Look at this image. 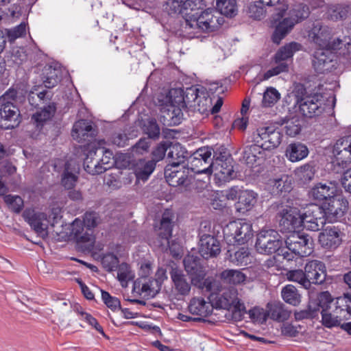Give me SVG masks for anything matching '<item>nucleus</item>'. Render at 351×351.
Listing matches in <instances>:
<instances>
[{
	"instance_id": "f257e3e1",
	"label": "nucleus",
	"mask_w": 351,
	"mask_h": 351,
	"mask_svg": "<svg viewBox=\"0 0 351 351\" xmlns=\"http://www.w3.org/2000/svg\"><path fill=\"white\" fill-rule=\"evenodd\" d=\"M322 36V32L320 34H315L313 38L314 42L319 47L324 48L317 50L312 60L313 68L318 73H324L336 69V56L330 49H340L344 45L348 53H350L351 49V43L350 41L343 42L339 38L330 41L328 35L324 36V38Z\"/></svg>"
},
{
	"instance_id": "f03ea898",
	"label": "nucleus",
	"mask_w": 351,
	"mask_h": 351,
	"mask_svg": "<svg viewBox=\"0 0 351 351\" xmlns=\"http://www.w3.org/2000/svg\"><path fill=\"white\" fill-rule=\"evenodd\" d=\"M223 22V18L217 9L208 8L200 13L191 12L189 19H184L182 27L184 29L197 27L204 32H211L220 27Z\"/></svg>"
},
{
	"instance_id": "7ed1b4c3",
	"label": "nucleus",
	"mask_w": 351,
	"mask_h": 351,
	"mask_svg": "<svg viewBox=\"0 0 351 351\" xmlns=\"http://www.w3.org/2000/svg\"><path fill=\"white\" fill-rule=\"evenodd\" d=\"M182 92V90H170L165 97V102L161 104V110L165 114L163 117L174 125L182 122V110L186 107Z\"/></svg>"
},
{
	"instance_id": "20e7f679",
	"label": "nucleus",
	"mask_w": 351,
	"mask_h": 351,
	"mask_svg": "<svg viewBox=\"0 0 351 351\" xmlns=\"http://www.w3.org/2000/svg\"><path fill=\"white\" fill-rule=\"evenodd\" d=\"M223 234L228 245H243L253 237L252 225L243 219L230 221L223 228Z\"/></svg>"
},
{
	"instance_id": "39448f33",
	"label": "nucleus",
	"mask_w": 351,
	"mask_h": 351,
	"mask_svg": "<svg viewBox=\"0 0 351 351\" xmlns=\"http://www.w3.org/2000/svg\"><path fill=\"white\" fill-rule=\"evenodd\" d=\"M288 10V5H282L275 9L276 13L272 15L271 23L274 31L271 36L274 43L279 45L281 40L292 30L295 21L288 16L284 17Z\"/></svg>"
},
{
	"instance_id": "423d86ee",
	"label": "nucleus",
	"mask_w": 351,
	"mask_h": 351,
	"mask_svg": "<svg viewBox=\"0 0 351 351\" xmlns=\"http://www.w3.org/2000/svg\"><path fill=\"white\" fill-rule=\"evenodd\" d=\"M253 141L258 144L263 150L274 149L279 146L282 138L280 129L274 126L258 128L253 133Z\"/></svg>"
},
{
	"instance_id": "0eeeda50",
	"label": "nucleus",
	"mask_w": 351,
	"mask_h": 351,
	"mask_svg": "<svg viewBox=\"0 0 351 351\" xmlns=\"http://www.w3.org/2000/svg\"><path fill=\"white\" fill-rule=\"evenodd\" d=\"M283 243L280 234L274 230L261 231L255 243L256 251L262 254H271L278 252Z\"/></svg>"
},
{
	"instance_id": "6e6552de",
	"label": "nucleus",
	"mask_w": 351,
	"mask_h": 351,
	"mask_svg": "<svg viewBox=\"0 0 351 351\" xmlns=\"http://www.w3.org/2000/svg\"><path fill=\"white\" fill-rule=\"evenodd\" d=\"M299 110L306 118L320 116L326 110V104L321 94L306 95L298 99Z\"/></svg>"
},
{
	"instance_id": "1a4fd4ad",
	"label": "nucleus",
	"mask_w": 351,
	"mask_h": 351,
	"mask_svg": "<svg viewBox=\"0 0 351 351\" xmlns=\"http://www.w3.org/2000/svg\"><path fill=\"white\" fill-rule=\"evenodd\" d=\"M300 219L302 221L301 228L310 231H318L326 223L324 211L317 204H311L306 207L304 213L300 214Z\"/></svg>"
},
{
	"instance_id": "9d476101",
	"label": "nucleus",
	"mask_w": 351,
	"mask_h": 351,
	"mask_svg": "<svg viewBox=\"0 0 351 351\" xmlns=\"http://www.w3.org/2000/svg\"><path fill=\"white\" fill-rule=\"evenodd\" d=\"M288 250L298 256H309L313 252V240L307 234L292 232L285 240Z\"/></svg>"
},
{
	"instance_id": "9b49d317",
	"label": "nucleus",
	"mask_w": 351,
	"mask_h": 351,
	"mask_svg": "<svg viewBox=\"0 0 351 351\" xmlns=\"http://www.w3.org/2000/svg\"><path fill=\"white\" fill-rule=\"evenodd\" d=\"M21 123V114L18 107L12 101L2 102L0 108V127L10 130Z\"/></svg>"
},
{
	"instance_id": "f8f14e48",
	"label": "nucleus",
	"mask_w": 351,
	"mask_h": 351,
	"mask_svg": "<svg viewBox=\"0 0 351 351\" xmlns=\"http://www.w3.org/2000/svg\"><path fill=\"white\" fill-rule=\"evenodd\" d=\"M279 225L281 231L295 232L296 230L301 228L302 221L300 214L296 208L287 207L278 214Z\"/></svg>"
},
{
	"instance_id": "ddd939ff",
	"label": "nucleus",
	"mask_w": 351,
	"mask_h": 351,
	"mask_svg": "<svg viewBox=\"0 0 351 351\" xmlns=\"http://www.w3.org/2000/svg\"><path fill=\"white\" fill-rule=\"evenodd\" d=\"M304 270L310 289L313 284L322 285L328 283L326 265L323 262L318 260L310 261L306 263Z\"/></svg>"
},
{
	"instance_id": "4468645a",
	"label": "nucleus",
	"mask_w": 351,
	"mask_h": 351,
	"mask_svg": "<svg viewBox=\"0 0 351 351\" xmlns=\"http://www.w3.org/2000/svg\"><path fill=\"white\" fill-rule=\"evenodd\" d=\"M346 204V200L337 195L323 202L320 208L324 211L326 221L333 223L343 217L347 207Z\"/></svg>"
},
{
	"instance_id": "2eb2a0df",
	"label": "nucleus",
	"mask_w": 351,
	"mask_h": 351,
	"mask_svg": "<svg viewBox=\"0 0 351 351\" xmlns=\"http://www.w3.org/2000/svg\"><path fill=\"white\" fill-rule=\"evenodd\" d=\"M174 215L171 210L166 209L162 215L158 229L157 245L168 246L172 236Z\"/></svg>"
},
{
	"instance_id": "dca6fc26",
	"label": "nucleus",
	"mask_w": 351,
	"mask_h": 351,
	"mask_svg": "<svg viewBox=\"0 0 351 351\" xmlns=\"http://www.w3.org/2000/svg\"><path fill=\"white\" fill-rule=\"evenodd\" d=\"M180 162L168 164L165 169V178L171 186L176 187L185 184L189 176V167L179 165Z\"/></svg>"
},
{
	"instance_id": "f3484780",
	"label": "nucleus",
	"mask_w": 351,
	"mask_h": 351,
	"mask_svg": "<svg viewBox=\"0 0 351 351\" xmlns=\"http://www.w3.org/2000/svg\"><path fill=\"white\" fill-rule=\"evenodd\" d=\"M24 220L38 234H47V215L43 212H37L32 208H26L23 213Z\"/></svg>"
},
{
	"instance_id": "a211bd4d",
	"label": "nucleus",
	"mask_w": 351,
	"mask_h": 351,
	"mask_svg": "<svg viewBox=\"0 0 351 351\" xmlns=\"http://www.w3.org/2000/svg\"><path fill=\"white\" fill-rule=\"evenodd\" d=\"M206 89L204 87L201 88H193L191 87L188 89V94L191 93L193 99L196 101L197 105L200 106V104L202 103V112H204L206 111H208V108H210L209 111L211 114H216L219 112L222 105H223V99L221 97H219L213 106L211 107L212 101L211 99L206 96L207 93L205 92Z\"/></svg>"
},
{
	"instance_id": "6ab92c4d",
	"label": "nucleus",
	"mask_w": 351,
	"mask_h": 351,
	"mask_svg": "<svg viewBox=\"0 0 351 351\" xmlns=\"http://www.w3.org/2000/svg\"><path fill=\"white\" fill-rule=\"evenodd\" d=\"M221 252L219 240L214 236L208 234L200 235L199 252L206 259L217 256Z\"/></svg>"
},
{
	"instance_id": "aec40b11",
	"label": "nucleus",
	"mask_w": 351,
	"mask_h": 351,
	"mask_svg": "<svg viewBox=\"0 0 351 351\" xmlns=\"http://www.w3.org/2000/svg\"><path fill=\"white\" fill-rule=\"evenodd\" d=\"M232 162V158H228L223 162L210 165V167H212L211 173H214L216 182L219 185L229 182L235 177Z\"/></svg>"
},
{
	"instance_id": "412c9836",
	"label": "nucleus",
	"mask_w": 351,
	"mask_h": 351,
	"mask_svg": "<svg viewBox=\"0 0 351 351\" xmlns=\"http://www.w3.org/2000/svg\"><path fill=\"white\" fill-rule=\"evenodd\" d=\"M98 149L95 146L88 145L83 149L85 158L84 159V169L89 174H100L108 170V167H102L100 162H94V157L96 156Z\"/></svg>"
},
{
	"instance_id": "4be33fe9",
	"label": "nucleus",
	"mask_w": 351,
	"mask_h": 351,
	"mask_svg": "<svg viewBox=\"0 0 351 351\" xmlns=\"http://www.w3.org/2000/svg\"><path fill=\"white\" fill-rule=\"evenodd\" d=\"M72 136L78 142L90 141L97 134L92 123L86 119L76 121L72 129Z\"/></svg>"
},
{
	"instance_id": "5701e85b",
	"label": "nucleus",
	"mask_w": 351,
	"mask_h": 351,
	"mask_svg": "<svg viewBox=\"0 0 351 351\" xmlns=\"http://www.w3.org/2000/svg\"><path fill=\"white\" fill-rule=\"evenodd\" d=\"M319 241L326 249H335L342 241V232L338 227L327 226L319 234Z\"/></svg>"
},
{
	"instance_id": "b1692460",
	"label": "nucleus",
	"mask_w": 351,
	"mask_h": 351,
	"mask_svg": "<svg viewBox=\"0 0 351 351\" xmlns=\"http://www.w3.org/2000/svg\"><path fill=\"white\" fill-rule=\"evenodd\" d=\"M171 279L173 282L175 291L180 295H189L191 289V278L189 280L183 271L178 268H172L170 271Z\"/></svg>"
},
{
	"instance_id": "393cba45",
	"label": "nucleus",
	"mask_w": 351,
	"mask_h": 351,
	"mask_svg": "<svg viewBox=\"0 0 351 351\" xmlns=\"http://www.w3.org/2000/svg\"><path fill=\"white\" fill-rule=\"evenodd\" d=\"M186 271L191 278V283L193 284L199 278L205 277L206 270L201 263V259L193 255H187L183 261Z\"/></svg>"
},
{
	"instance_id": "a878e982",
	"label": "nucleus",
	"mask_w": 351,
	"mask_h": 351,
	"mask_svg": "<svg viewBox=\"0 0 351 351\" xmlns=\"http://www.w3.org/2000/svg\"><path fill=\"white\" fill-rule=\"evenodd\" d=\"M333 154L339 165L351 162V134L337 141L334 146Z\"/></svg>"
},
{
	"instance_id": "bb28decb",
	"label": "nucleus",
	"mask_w": 351,
	"mask_h": 351,
	"mask_svg": "<svg viewBox=\"0 0 351 351\" xmlns=\"http://www.w3.org/2000/svg\"><path fill=\"white\" fill-rule=\"evenodd\" d=\"M333 154L339 165L351 162V134L337 141L334 146Z\"/></svg>"
},
{
	"instance_id": "cd10ccee",
	"label": "nucleus",
	"mask_w": 351,
	"mask_h": 351,
	"mask_svg": "<svg viewBox=\"0 0 351 351\" xmlns=\"http://www.w3.org/2000/svg\"><path fill=\"white\" fill-rule=\"evenodd\" d=\"M337 187L329 184L318 183L315 184L309 191V196L318 202H325L337 195Z\"/></svg>"
},
{
	"instance_id": "c85d7f7f",
	"label": "nucleus",
	"mask_w": 351,
	"mask_h": 351,
	"mask_svg": "<svg viewBox=\"0 0 351 351\" xmlns=\"http://www.w3.org/2000/svg\"><path fill=\"white\" fill-rule=\"evenodd\" d=\"M189 311L193 315L198 316L201 320L210 315L213 310L210 302L206 301L203 298H193L189 304Z\"/></svg>"
},
{
	"instance_id": "c756f323",
	"label": "nucleus",
	"mask_w": 351,
	"mask_h": 351,
	"mask_svg": "<svg viewBox=\"0 0 351 351\" xmlns=\"http://www.w3.org/2000/svg\"><path fill=\"white\" fill-rule=\"evenodd\" d=\"M156 166L154 161L151 160L139 159L134 161L132 164V169L136 180L143 182L147 180L156 169Z\"/></svg>"
},
{
	"instance_id": "7c9ffc66",
	"label": "nucleus",
	"mask_w": 351,
	"mask_h": 351,
	"mask_svg": "<svg viewBox=\"0 0 351 351\" xmlns=\"http://www.w3.org/2000/svg\"><path fill=\"white\" fill-rule=\"evenodd\" d=\"M308 154L309 150L306 145L300 141L289 144L285 151L286 157L292 162L302 160L308 156Z\"/></svg>"
},
{
	"instance_id": "2f4dec72",
	"label": "nucleus",
	"mask_w": 351,
	"mask_h": 351,
	"mask_svg": "<svg viewBox=\"0 0 351 351\" xmlns=\"http://www.w3.org/2000/svg\"><path fill=\"white\" fill-rule=\"evenodd\" d=\"M351 301L349 297H339L332 305V312L335 313L336 317L339 318L341 322L344 319H349L351 315Z\"/></svg>"
},
{
	"instance_id": "473e14b6",
	"label": "nucleus",
	"mask_w": 351,
	"mask_h": 351,
	"mask_svg": "<svg viewBox=\"0 0 351 351\" xmlns=\"http://www.w3.org/2000/svg\"><path fill=\"white\" fill-rule=\"evenodd\" d=\"M257 197L258 194L252 190L241 191L235 204L237 210L242 213L250 210L256 203Z\"/></svg>"
},
{
	"instance_id": "72a5a7b5",
	"label": "nucleus",
	"mask_w": 351,
	"mask_h": 351,
	"mask_svg": "<svg viewBox=\"0 0 351 351\" xmlns=\"http://www.w3.org/2000/svg\"><path fill=\"white\" fill-rule=\"evenodd\" d=\"M193 285L212 295L220 292L222 287L221 282L213 276L199 278Z\"/></svg>"
},
{
	"instance_id": "f704fd0d",
	"label": "nucleus",
	"mask_w": 351,
	"mask_h": 351,
	"mask_svg": "<svg viewBox=\"0 0 351 351\" xmlns=\"http://www.w3.org/2000/svg\"><path fill=\"white\" fill-rule=\"evenodd\" d=\"M267 307L268 308V316L274 321L282 322L287 320L290 317L291 312L280 302L269 303Z\"/></svg>"
},
{
	"instance_id": "c9c22d12",
	"label": "nucleus",
	"mask_w": 351,
	"mask_h": 351,
	"mask_svg": "<svg viewBox=\"0 0 351 351\" xmlns=\"http://www.w3.org/2000/svg\"><path fill=\"white\" fill-rule=\"evenodd\" d=\"M40 77L46 88H52L61 80L60 71L51 66L47 65L43 69Z\"/></svg>"
},
{
	"instance_id": "e433bc0d",
	"label": "nucleus",
	"mask_w": 351,
	"mask_h": 351,
	"mask_svg": "<svg viewBox=\"0 0 351 351\" xmlns=\"http://www.w3.org/2000/svg\"><path fill=\"white\" fill-rule=\"evenodd\" d=\"M262 158H263V149L256 143L245 147L243 152V160L247 165L252 167Z\"/></svg>"
},
{
	"instance_id": "4c0bfd02",
	"label": "nucleus",
	"mask_w": 351,
	"mask_h": 351,
	"mask_svg": "<svg viewBox=\"0 0 351 351\" xmlns=\"http://www.w3.org/2000/svg\"><path fill=\"white\" fill-rule=\"evenodd\" d=\"M141 286V291L147 299L154 298L160 291V287L153 278L138 279L135 285Z\"/></svg>"
},
{
	"instance_id": "58836bf2",
	"label": "nucleus",
	"mask_w": 351,
	"mask_h": 351,
	"mask_svg": "<svg viewBox=\"0 0 351 351\" xmlns=\"http://www.w3.org/2000/svg\"><path fill=\"white\" fill-rule=\"evenodd\" d=\"M302 45L296 42L289 43L280 48L274 56L275 62L292 60L294 53L301 49Z\"/></svg>"
},
{
	"instance_id": "ea45409f",
	"label": "nucleus",
	"mask_w": 351,
	"mask_h": 351,
	"mask_svg": "<svg viewBox=\"0 0 351 351\" xmlns=\"http://www.w3.org/2000/svg\"><path fill=\"white\" fill-rule=\"evenodd\" d=\"M40 110L37 111L32 117V121L36 124V127L42 128L44 123L49 120L54 114L56 106L54 104H49L40 107Z\"/></svg>"
},
{
	"instance_id": "a19ab883",
	"label": "nucleus",
	"mask_w": 351,
	"mask_h": 351,
	"mask_svg": "<svg viewBox=\"0 0 351 351\" xmlns=\"http://www.w3.org/2000/svg\"><path fill=\"white\" fill-rule=\"evenodd\" d=\"M217 10L220 16L224 15L232 18L237 14V6L236 0H217Z\"/></svg>"
},
{
	"instance_id": "79ce46f5",
	"label": "nucleus",
	"mask_w": 351,
	"mask_h": 351,
	"mask_svg": "<svg viewBox=\"0 0 351 351\" xmlns=\"http://www.w3.org/2000/svg\"><path fill=\"white\" fill-rule=\"evenodd\" d=\"M281 295L283 300L291 305L297 306L300 303V295L292 285H287L283 287Z\"/></svg>"
},
{
	"instance_id": "37998d69",
	"label": "nucleus",
	"mask_w": 351,
	"mask_h": 351,
	"mask_svg": "<svg viewBox=\"0 0 351 351\" xmlns=\"http://www.w3.org/2000/svg\"><path fill=\"white\" fill-rule=\"evenodd\" d=\"M220 278L224 282L237 285L244 282L246 276L237 269H225L220 274Z\"/></svg>"
},
{
	"instance_id": "c03bdc74",
	"label": "nucleus",
	"mask_w": 351,
	"mask_h": 351,
	"mask_svg": "<svg viewBox=\"0 0 351 351\" xmlns=\"http://www.w3.org/2000/svg\"><path fill=\"white\" fill-rule=\"evenodd\" d=\"M309 8L308 5L304 3H298L293 5V7L289 11L288 17L291 18V20L295 21V24L306 19L309 16Z\"/></svg>"
},
{
	"instance_id": "a18cd8bd",
	"label": "nucleus",
	"mask_w": 351,
	"mask_h": 351,
	"mask_svg": "<svg viewBox=\"0 0 351 351\" xmlns=\"http://www.w3.org/2000/svg\"><path fill=\"white\" fill-rule=\"evenodd\" d=\"M237 298L236 289H231L225 291L217 300V305L219 308L230 310Z\"/></svg>"
},
{
	"instance_id": "49530a36",
	"label": "nucleus",
	"mask_w": 351,
	"mask_h": 351,
	"mask_svg": "<svg viewBox=\"0 0 351 351\" xmlns=\"http://www.w3.org/2000/svg\"><path fill=\"white\" fill-rule=\"evenodd\" d=\"M310 302L315 303V310L317 314L322 309L332 308L333 301L330 293L328 291L321 292L315 299H311L309 300Z\"/></svg>"
},
{
	"instance_id": "de8ad7c7",
	"label": "nucleus",
	"mask_w": 351,
	"mask_h": 351,
	"mask_svg": "<svg viewBox=\"0 0 351 351\" xmlns=\"http://www.w3.org/2000/svg\"><path fill=\"white\" fill-rule=\"evenodd\" d=\"M187 165L192 172L197 174H210L212 171V167H210L209 163H206L204 161L199 160V158L191 156Z\"/></svg>"
},
{
	"instance_id": "09e8293b",
	"label": "nucleus",
	"mask_w": 351,
	"mask_h": 351,
	"mask_svg": "<svg viewBox=\"0 0 351 351\" xmlns=\"http://www.w3.org/2000/svg\"><path fill=\"white\" fill-rule=\"evenodd\" d=\"M187 156L184 155V152L182 150V147L179 144L173 145L171 143L169 151L167 152V159L169 164L180 162L179 165H184L185 159Z\"/></svg>"
},
{
	"instance_id": "8fccbe9b",
	"label": "nucleus",
	"mask_w": 351,
	"mask_h": 351,
	"mask_svg": "<svg viewBox=\"0 0 351 351\" xmlns=\"http://www.w3.org/2000/svg\"><path fill=\"white\" fill-rule=\"evenodd\" d=\"M117 279L123 287H127L128 282L132 280L134 275L130 269L128 264L123 263L117 268Z\"/></svg>"
},
{
	"instance_id": "3c124183",
	"label": "nucleus",
	"mask_w": 351,
	"mask_h": 351,
	"mask_svg": "<svg viewBox=\"0 0 351 351\" xmlns=\"http://www.w3.org/2000/svg\"><path fill=\"white\" fill-rule=\"evenodd\" d=\"M71 165L70 162H67L65 164V168L62 175V184L66 189H73L77 180V176L70 171Z\"/></svg>"
},
{
	"instance_id": "603ef678",
	"label": "nucleus",
	"mask_w": 351,
	"mask_h": 351,
	"mask_svg": "<svg viewBox=\"0 0 351 351\" xmlns=\"http://www.w3.org/2000/svg\"><path fill=\"white\" fill-rule=\"evenodd\" d=\"M302 121L299 117H292L289 119L284 127L285 132L287 135L294 137L299 134L302 130Z\"/></svg>"
},
{
	"instance_id": "864d4df0",
	"label": "nucleus",
	"mask_w": 351,
	"mask_h": 351,
	"mask_svg": "<svg viewBox=\"0 0 351 351\" xmlns=\"http://www.w3.org/2000/svg\"><path fill=\"white\" fill-rule=\"evenodd\" d=\"M280 99V94L275 88H267L263 96L262 106L263 107H271Z\"/></svg>"
},
{
	"instance_id": "5fc2aeb1",
	"label": "nucleus",
	"mask_w": 351,
	"mask_h": 351,
	"mask_svg": "<svg viewBox=\"0 0 351 351\" xmlns=\"http://www.w3.org/2000/svg\"><path fill=\"white\" fill-rule=\"evenodd\" d=\"M287 275L289 280L299 283L306 289H310V284L307 280L305 270L295 269L289 271Z\"/></svg>"
},
{
	"instance_id": "6e6d98bb",
	"label": "nucleus",
	"mask_w": 351,
	"mask_h": 351,
	"mask_svg": "<svg viewBox=\"0 0 351 351\" xmlns=\"http://www.w3.org/2000/svg\"><path fill=\"white\" fill-rule=\"evenodd\" d=\"M231 262L237 265H247L250 261V252L248 248L241 247L231 255Z\"/></svg>"
},
{
	"instance_id": "4d7b16f0",
	"label": "nucleus",
	"mask_w": 351,
	"mask_h": 351,
	"mask_svg": "<svg viewBox=\"0 0 351 351\" xmlns=\"http://www.w3.org/2000/svg\"><path fill=\"white\" fill-rule=\"evenodd\" d=\"M315 303L308 302L307 308L306 309L296 311L294 313L295 320L301 321L306 319H313L316 317L318 314L315 310Z\"/></svg>"
},
{
	"instance_id": "13d9d810",
	"label": "nucleus",
	"mask_w": 351,
	"mask_h": 351,
	"mask_svg": "<svg viewBox=\"0 0 351 351\" xmlns=\"http://www.w3.org/2000/svg\"><path fill=\"white\" fill-rule=\"evenodd\" d=\"M170 145L171 142L162 141L154 149L152 152V159L151 160L154 161L156 165L158 162L164 158L166 152L169 151Z\"/></svg>"
},
{
	"instance_id": "bf43d9fd",
	"label": "nucleus",
	"mask_w": 351,
	"mask_h": 351,
	"mask_svg": "<svg viewBox=\"0 0 351 351\" xmlns=\"http://www.w3.org/2000/svg\"><path fill=\"white\" fill-rule=\"evenodd\" d=\"M144 132L148 135L149 138L152 139H157L160 136V129L154 119H150L145 123L143 126Z\"/></svg>"
},
{
	"instance_id": "052dcab7",
	"label": "nucleus",
	"mask_w": 351,
	"mask_h": 351,
	"mask_svg": "<svg viewBox=\"0 0 351 351\" xmlns=\"http://www.w3.org/2000/svg\"><path fill=\"white\" fill-rule=\"evenodd\" d=\"M247 313L253 323L259 324L265 323L268 317L267 312L264 308L258 306H255L249 310Z\"/></svg>"
},
{
	"instance_id": "680f3d73",
	"label": "nucleus",
	"mask_w": 351,
	"mask_h": 351,
	"mask_svg": "<svg viewBox=\"0 0 351 351\" xmlns=\"http://www.w3.org/2000/svg\"><path fill=\"white\" fill-rule=\"evenodd\" d=\"M323 324L327 328L337 326L341 324V321L336 317L335 313L332 312L331 308L323 309L321 311Z\"/></svg>"
},
{
	"instance_id": "e2e57ef3",
	"label": "nucleus",
	"mask_w": 351,
	"mask_h": 351,
	"mask_svg": "<svg viewBox=\"0 0 351 351\" xmlns=\"http://www.w3.org/2000/svg\"><path fill=\"white\" fill-rule=\"evenodd\" d=\"M101 265L108 271H112L117 269L119 266V258L113 253L104 254L101 258Z\"/></svg>"
},
{
	"instance_id": "0e129e2a",
	"label": "nucleus",
	"mask_w": 351,
	"mask_h": 351,
	"mask_svg": "<svg viewBox=\"0 0 351 351\" xmlns=\"http://www.w3.org/2000/svg\"><path fill=\"white\" fill-rule=\"evenodd\" d=\"M101 293L102 301L108 308L112 311L121 309V302L117 298L112 296L108 291L102 289Z\"/></svg>"
},
{
	"instance_id": "69168bd1",
	"label": "nucleus",
	"mask_w": 351,
	"mask_h": 351,
	"mask_svg": "<svg viewBox=\"0 0 351 351\" xmlns=\"http://www.w3.org/2000/svg\"><path fill=\"white\" fill-rule=\"evenodd\" d=\"M278 64L276 66L267 71L264 75L263 80H267L273 76L278 75L282 73H286L289 71V64L287 62H276Z\"/></svg>"
},
{
	"instance_id": "338daca9",
	"label": "nucleus",
	"mask_w": 351,
	"mask_h": 351,
	"mask_svg": "<svg viewBox=\"0 0 351 351\" xmlns=\"http://www.w3.org/2000/svg\"><path fill=\"white\" fill-rule=\"evenodd\" d=\"M4 201L16 213H19L23 208V200L19 195H7L4 197Z\"/></svg>"
},
{
	"instance_id": "774afa93",
	"label": "nucleus",
	"mask_w": 351,
	"mask_h": 351,
	"mask_svg": "<svg viewBox=\"0 0 351 351\" xmlns=\"http://www.w3.org/2000/svg\"><path fill=\"white\" fill-rule=\"evenodd\" d=\"M212 152H213V157L210 165H217L223 162L228 158H232L223 146H220L215 149H213Z\"/></svg>"
}]
</instances>
